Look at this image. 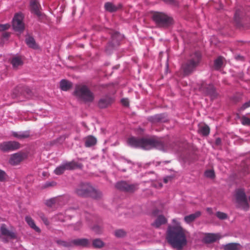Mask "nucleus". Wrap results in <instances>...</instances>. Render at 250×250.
<instances>
[{
	"label": "nucleus",
	"mask_w": 250,
	"mask_h": 250,
	"mask_svg": "<svg viewBox=\"0 0 250 250\" xmlns=\"http://www.w3.org/2000/svg\"><path fill=\"white\" fill-rule=\"evenodd\" d=\"M173 223L167 228L166 239L173 248L182 250L188 244V232L179 224L175 223V220H173Z\"/></svg>",
	"instance_id": "nucleus-1"
},
{
	"label": "nucleus",
	"mask_w": 250,
	"mask_h": 250,
	"mask_svg": "<svg viewBox=\"0 0 250 250\" xmlns=\"http://www.w3.org/2000/svg\"><path fill=\"white\" fill-rule=\"evenodd\" d=\"M127 144L132 147L141 148L145 150H149L152 148L165 150V145L163 140L153 136L148 138H137L131 137L128 139Z\"/></svg>",
	"instance_id": "nucleus-2"
},
{
	"label": "nucleus",
	"mask_w": 250,
	"mask_h": 250,
	"mask_svg": "<svg viewBox=\"0 0 250 250\" xmlns=\"http://www.w3.org/2000/svg\"><path fill=\"white\" fill-rule=\"evenodd\" d=\"M75 193L82 197H91L98 199L102 197V192L92 187L89 183H82L78 185L75 189Z\"/></svg>",
	"instance_id": "nucleus-3"
},
{
	"label": "nucleus",
	"mask_w": 250,
	"mask_h": 250,
	"mask_svg": "<svg viewBox=\"0 0 250 250\" xmlns=\"http://www.w3.org/2000/svg\"><path fill=\"white\" fill-rule=\"evenodd\" d=\"M201 58L202 55L199 51H196L190 55L189 58L181 66V70L184 76L189 75L195 71L197 67L199 65Z\"/></svg>",
	"instance_id": "nucleus-4"
},
{
	"label": "nucleus",
	"mask_w": 250,
	"mask_h": 250,
	"mask_svg": "<svg viewBox=\"0 0 250 250\" xmlns=\"http://www.w3.org/2000/svg\"><path fill=\"white\" fill-rule=\"evenodd\" d=\"M73 94L80 100L86 103H91L95 99L94 93L87 86L84 84L76 85Z\"/></svg>",
	"instance_id": "nucleus-5"
},
{
	"label": "nucleus",
	"mask_w": 250,
	"mask_h": 250,
	"mask_svg": "<svg viewBox=\"0 0 250 250\" xmlns=\"http://www.w3.org/2000/svg\"><path fill=\"white\" fill-rule=\"evenodd\" d=\"M152 19L157 25L160 27H168L173 24L172 18L163 12H154Z\"/></svg>",
	"instance_id": "nucleus-6"
},
{
	"label": "nucleus",
	"mask_w": 250,
	"mask_h": 250,
	"mask_svg": "<svg viewBox=\"0 0 250 250\" xmlns=\"http://www.w3.org/2000/svg\"><path fill=\"white\" fill-rule=\"evenodd\" d=\"M115 187L117 189L125 192L133 193L138 189L137 184H131L126 181H120L116 183Z\"/></svg>",
	"instance_id": "nucleus-7"
},
{
	"label": "nucleus",
	"mask_w": 250,
	"mask_h": 250,
	"mask_svg": "<svg viewBox=\"0 0 250 250\" xmlns=\"http://www.w3.org/2000/svg\"><path fill=\"white\" fill-rule=\"evenodd\" d=\"M235 198L236 203L238 204L240 208L247 210L249 208V203L247 200V197L245 191L243 189L236 190Z\"/></svg>",
	"instance_id": "nucleus-8"
},
{
	"label": "nucleus",
	"mask_w": 250,
	"mask_h": 250,
	"mask_svg": "<svg viewBox=\"0 0 250 250\" xmlns=\"http://www.w3.org/2000/svg\"><path fill=\"white\" fill-rule=\"evenodd\" d=\"M66 203L65 198L63 196H58L48 199L45 202V205L53 209L58 208Z\"/></svg>",
	"instance_id": "nucleus-9"
},
{
	"label": "nucleus",
	"mask_w": 250,
	"mask_h": 250,
	"mask_svg": "<svg viewBox=\"0 0 250 250\" xmlns=\"http://www.w3.org/2000/svg\"><path fill=\"white\" fill-rule=\"evenodd\" d=\"M78 167H79L78 164L74 161L66 162L57 167L56 169L54 170V172L56 175H60L65 170H71Z\"/></svg>",
	"instance_id": "nucleus-10"
},
{
	"label": "nucleus",
	"mask_w": 250,
	"mask_h": 250,
	"mask_svg": "<svg viewBox=\"0 0 250 250\" xmlns=\"http://www.w3.org/2000/svg\"><path fill=\"white\" fill-rule=\"evenodd\" d=\"M200 90L205 95L209 96L212 99L216 98L218 95L215 88L211 83L208 84L203 83L200 87Z\"/></svg>",
	"instance_id": "nucleus-11"
},
{
	"label": "nucleus",
	"mask_w": 250,
	"mask_h": 250,
	"mask_svg": "<svg viewBox=\"0 0 250 250\" xmlns=\"http://www.w3.org/2000/svg\"><path fill=\"white\" fill-rule=\"evenodd\" d=\"M200 90L205 95L209 96L212 99L216 98L218 95L215 88L211 83L208 84L203 83L200 87Z\"/></svg>",
	"instance_id": "nucleus-12"
},
{
	"label": "nucleus",
	"mask_w": 250,
	"mask_h": 250,
	"mask_svg": "<svg viewBox=\"0 0 250 250\" xmlns=\"http://www.w3.org/2000/svg\"><path fill=\"white\" fill-rule=\"evenodd\" d=\"M20 147V144L16 141L4 142L0 144V149L4 152L14 151Z\"/></svg>",
	"instance_id": "nucleus-13"
},
{
	"label": "nucleus",
	"mask_w": 250,
	"mask_h": 250,
	"mask_svg": "<svg viewBox=\"0 0 250 250\" xmlns=\"http://www.w3.org/2000/svg\"><path fill=\"white\" fill-rule=\"evenodd\" d=\"M1 234L4 236L2 241L4 242H8L9 239H15L17 237L16 233L12 230L9 229L6 225L2 224L0 228Z\"/></svg>",
	"instance_id": "nucleus-14"
},
{
	"label": "nucleus",
	"mask_w": 250,
	"mask_h": 250,
	"mask_svg": "<svg viewBox=\"0 0 250 250\" xmlns=\"http://www.w3.org/2000/svg\"><path fill=\"white\" fill-rule=\"evenodd\" d=\"M23 16L21 14H17L13 20V27L17 31H22L24 29V24L22 21Z\"/></svg>",
	"instance_id": "nucleus-15"
},
{
	"label": "nucleus",
	"mask_w": 250,
	"mask_h": 250,
	"mask_svg": "<svg viewBox=\"0 0 250 250\" xmlns=\"http://www.w3.org/2000/svg\"><path fill=\"white\" fill-rule=\"evenodd\" d=\"M27 155L25 153L18 152L11 155L9 160V163L13 166H17L25 159Z\"/></svg>",
	"instance_id": "nucleus-16"
},
{
	"label": "nucleus",
	"mask_w": 250,
	"mask_h": 250,
	"mask_svg": "<svg viewBox=\"0 0 250 250\" xmlns=\"http://www.w3.org/2000/svg\"><path fill=\"white\" fill-rule=\"evenodd\" d=\"M221 238L220 234L208 233L205 234L202 241L205 244L213 243Z\"/></svg>",
	"instance_id": "nucleus-17"
},
{
	"label": "nucleus",
	"mask_w": 250,
	"mask_h": 250,
	"mask_svg": "<svg viewBox=\"0 0 250 250\" xmlns=\"http://www.w3.org/2000/svg\"><path fill=\"white\" fill-rule=\"evenodd\" d=\"M30 8L31 12L36 14L38 17L41 18L43 16L40 11L41 7L38 0H31Z\"/></svg>",
	"instance_id": "nucleus-18"
},
{
	"label": "nucleus",
	"mask_w": 250,
	"mask_h": 250,
	"mask_svg": "<svg viewBox=\"0 0 250 250\" xmlns=\"http://www.w3.org/2000/svg\"><path fill=\"white\" fill-rule=\"evenodd\" d=\"M113 102V99L109 96L101 98L98 102V105L100 108H104L110 105Z\"/></svg>",
	"instance_id": "nucleus-19"
},
{
	"label": "nucleus",
	"mask_w": 250,
	"mask_h": 250,
	"mask_svg": "<svg viewBox=\"0 0 250 250\" xmlns=\"http://www.w3.org/2000/svg\"><path fill=\"white\" fill-rule=\"evenodd\" d=\"M12 135L20 140L27 139L31 136L30 131H21L20 132H12Z\"/></svg>",
	"instance_id": "nucleus-20"
},
{
	"label": "nucleus",
	"mask_w": 250,
	"mask_h": 250,
	"mask_svg": "<svg viewBox=\"0 0 250 250\" xmlns=\"http://www.w3.org/2000/svg\"><path fill=\"white\" fill-rule=\"evenodd\" d=\"M90 242L87 239L80 238L72 240V247L73 246H80L83 247H88Z\"/></svg>",
	"instance_id": "nucleus-21"
},
{
	"label": "nucleus",
	"mask_w": 250,
	"mask_h": 250,
	"mask_svg": "<svg viewBox=\"0 0 250 250\" xmlns=\"http://www.w3.org/2000/svg\"><path fill=\"white\" fill-rule=\"evenodd\" d=\"M122 36L118 32L113 31L111 33L112 42L109 44L112 47L119 44V41L122 39Z\"/></svg>",
	"instance_id": "nucleus-22"
},
{
	"label": "nucleus",
	"mask_w": 250,
	"mask_h": 250,
	"mask_svg": "<svg viewBox=\"0 0 250 250\" xmlns=\"http://www.w3.org/2000/svg\"><path fill=\"white\" fill-rule=\"evenodd\" d=\"M149 120L152 123H165L167 121L166 115L164 113L156 114L154 116H151L150 117Z\"/></svg>",
	"instance_id": "nucleus-23"
},
{
	"label": "nucleus",
	"mask_w": 250,
	"mask_h": 250,
	"mask_svg": "<svg viewBox=\"0 0 250 250\" xmlns=\"http://www.w3.org/2000/svg\"><path fill=\"white\" fill-rule=\"evenodd\" d=\"M223 250H241L242 246L237 243H230L222 246Z\"/></svg>",
	"instance_id": "nucleus-24"
},
{
	"label": "nucleus",
	"mask_w": 250,
	"mask_h": 250,
	"mask_svg": "<svg viewBox=\"0 0 250 250\" xmlns=\"http://www.w3.org/2000/svg\"><path fill=\"white\" fill-rule=\"evenodd\" d=\"M72 86V83L65 79H62L60 82V87L63 91H67Z\"/></svg>",
	"instance_id": "nucleus-25"
},
{
	"label": "nucleus",
	"mask_w": 250,
	"mask_h": 250,
	"mask_svg": "<svg viewBox=\"0 0 250 250\" xmlns=\"http://www.w3.org/2000/svg\"><path fill=\"white\" fill-rule=\"evenodd\" d=\"M25 42L27 45L30 48L34 49L39 48V46L37 44L35 40L32 36H28L26 37Z\"/></svg>",
	"instance_id": "nucleus-26"
},
{
	"label": "nucleus",
	"mask_w": 250,
	"mask_h": 250,
	"mask_svg": "<svg viewBox=\"0 0 250 250\" xmlns=\"http://www.w3.org/2000/svg\"><path fill=\"white\" fill-rule=\"evenodd\" d=\"M97 143L96 139L92 136H88L85 139L84 146L86 147H90L95 145Z\"/></svg>",
	"instance_id": "nucleus-27"
},
{
	"label": "nucleus",
	"mask_w": 250,
	"mask_h": 250,
	"mask_svg": "<svg viewBox=\"0 0 250 250\" xmlns=\"http://www.w3.org/2000/svg\"><path fill=\"white\" fill-rule=\"evenodd\" d=\"M121 7V4H119L118 5L116 6L110 2H106L104 4V8L105 10L110 12H115L119 9Z\"/></svg>",
	"instance_id": "nucleus-28"
},
{
	"label": "nucleus",
	"mask_w": 250,
	"mask_h": 250,
	"mask_svg": "<svg viewBox=\"0 0 250 250\" xmlns=\"http://www.w3.org/2000/svg\"><path fill=\"white\" fill-rule=\"evenodd\" d=\"M13 66L15 68H17L20 66H21L23 64V61L20 57H14L11 62Z\"/></svg>",
	"instance_id": "nucleus-29"
},
{
	"label": "nucleus",
	"mask_w": 250,
	"mask_h": 250,
	"mask_svg": "<svg viewBox=\"0 0 250 250\" xmlns=\"http://www.w3.org/2000/svg\"><path fill=\"white\" fill-rule=\"evenodd\" d=\"M198 132L203 136H207L210 133V128L207 125H201L199 126Z\"/></svg>",
	"instance_id": "nucleus-30"
},
{
	"label": "nucleus",
	"mask_w": 250,
	"mask_h": 250,
	"mask_svg": "<svg viewBox=\"0 0 250 250\" xmlns=\"http://www.w3.org/2000/svg\"><path fill=\"white\" fill-rule=\"evenodd\" d=\"M92 246L95 248L100 249L104 246V244L102 240L97 238L92 241Z\"/></svg>",
	"instance_id": "nucleus-31"
},
{
	"label": "nucleus",
	"mask_w": 250,
	"mask_h": 250,
	"mask_svg": "<svg viewBox=\"0 0 250 250\" xmlns=\"http://www.w3.org/2000/svg\"><path fill=\"white\" fill-rule=\"evenodd\" d=\"M223 63V57H219L214 61V67L216 69H220Z\"/></svg>",
	"instance_id": "nucleus-32"
},
{
	"label": "nucleus",
	"mask_w": 250,
	"mask_h": 250,
	"mask_svg": "<svg viewBox=\"0 0 250 250\" xmlns=\"http://www.w3.org/2000/svg\"><path fill=\"white\" fill-rule=\"evenodd\" d=\"M167 223V220H155V221L152 224V225L156 228H159L162 225H165Z\"/></svg>",
	"instance_id": "nucleus-33"
},
{
	"label": "nucleus",
	"mask_w": 250,
	"mask_h": 250,
	"mask_svg": "<svg viewBox=\"0 0 250 250\" xmlns=\"http://www.w3.org/2000/svg\"><path fill=\"white\" fill-rule=\"evenodd\" d=\"M57 243L59 245L64 247H72V240L70 241H64L62 240H57Z\"/></svg>",
	"instance_id": "nucleus-34"
},
{
	"label": "nucleus",
	"mask_w": 250,
	"mask_h": 250,
	"mask_svg": "<svg viewBox=\"0 0 250 250\" xmlns=\"http://www.w3.org/2000/svg\"><path fill=\"white\" fill-rule=\"evenodd\" d=\"M28 224L33 229H34L37 232H41L40 229L37 227L34 221V220H26Z\"/></svg>",
	"instance_id": "nucleus-35"
},
{
	"label": "nucleus",
	"mask_w": 250,
	"mask_h": 250,
	"mask_svg": "<svg viewBox=\"0 0 250 250\" xmlns=\"http://www.w3.org/2000/svg\"><path fill=\"white\" fill-rule=\"evenodd\" d=\"M201 215V212L200 211H197L194 213L191 214L189 215L186 216L184 219H196L197 218H199Z\"/></svg>",
	"instance_id": "nucleus-36"
},
{
	"label": "nucleus",
	"mask_w": 250,
	"mask_h": 250,
	"mask_svg": "<svg viewBox=\"0 0 250 250\" xmlns=\"http://www.w3.org/2000/svg\"><path fill=\"white\" fill-rule=\"evenodd\" d=\"M126 232L122 229H117L115 231V235L117 237H124L126 235Z\"/></svg>",
	"instance_id": "nucleus-37"
},
{
	"label": "nucleus",
	"mask_w": 250,
	"mask_h": 250,
	"mask_svg": "<svg viewBox=\"0 0 250 250\" xmlns=\"http://www.w3.org/2000/svg\"><path fill=\"white\" fill-rule=\"evenodd\" d=\"M205 175L207 177L211 179H213L215 176L214 171L212 170H207L205 172Z\"/></svg>",
	"instance_id": "nucleus-38"
},
{
	"label": "nucleus",
	"mask_w": 250,
	"mask_h": 250,
	"mask_svg": "<svg viewBox=\"0 0 250 250\" xmlns=\"http://www.w3.org/2000/svg\"><path fill=\"white\" fill-rule=\"evenodd\" d=\"M241 124L244 125H250V119L246 116H242V117H241Z\"/></svg>",
	"instance_id": "nucleus-39"
},
{
	"label": "nucleus",
	"mask_w": 250,
	"mask_h": 250,
	"mask_svg": "<svg viewBox=\"0 0 250 250\" xmlns=\"http://www.w3.org/2000/svg\"><path fill=\"white\" fill-rule=\"evenodd\" d=\"M153 214L154 215V216L157 217V219H166L165 216L162 214L159 210H155L153 212Z\"/></svg>",
	"instance_id": "nucleus-40"
},
{
	"label": "nucleus",
	"mask_w": 250,
	"mask_h": 250,
	"mask_svg": "<svg viewBox=\"0 0 250 250\" xmlns=\"http://www.w3.org/2000/svg\"><path fill=\"white\" fill-rule=\"evenodd\" d=\"M216 215L219 219H227L228 217L227 214L220 211L217 212Z\"/></svg>",
	"instance_id": "nucleus-41"
},
{
	"label": "nucleus",
	"mask_w": 250,
	"mask_h": 250,
	"mask_svg": "<svg viewBox=\"0 0 250 250\" xmlns=\"http://www.w3.org/2000/svg\"><path fill=\"white\" fill-rule=\"evenodd\" d=\"M7 174L5 172L0 169V182H3L5 180Z\"/></svg>",
	"instance_id": "nucleus-42"
},
{
	"label": "nucleus",
	"mask_w": 250,
	"mask_h": 250,
	"mask_svg": "<svg viewBox=\"0 0 250 250\" xmlns=\"http://www.w3.org/2000/svg\"><path fill=\"white\" fill-rule=\"evenodd\" d=\"M167 4L172 5L173 6H177L178 2L176 0H163Z\"/></svg>",
	"instance_id": "nucleus-43"
},
{
	"label": "nucleus",
	"mask_w": 250,
	"mask_h": 250,
	"mask_svg": "<svg viewBox=\"0 0 250 250\" xmlns=\"http://www.w3.org/2000/svg\"><path fill=\"white\" fill-rule=\"evenodd\" d=\"M10 27V24H0V31H4L7 29H8Z\"/></svg>",
	"instance_id": "nucleus-44"
},
{
	"label": "nucleus",
	"mask_w": 250,
	"mask_h": 250,
	"mask_svg": "<svg viewBox=\"0 0 250 250\" xmlns=\"http://www.w3.org/2000/svg\"><path fill=\"white\" fill-rule=\"evenodd\" d=\"M250 106V100L249 102H245V104H243L239 110H244L245 109L249 107Z\"/></svg>",
	"instance_id": "nucleus-45"
},
{
	"label": "nucleus",
	"mask_w": 250,
	"mask_h": 250,
	"mask_svg": "<svg viewBox=\"0 0 250 250\" xmlns=\"http://www.w3.org/2000/svg\"><path fill=\"white\" fill-rule=\"evenodd\" d=\"M56 185V183L55 182H48L46 183V185H45V187L46 188L49 187H53Z\"/></svg>",
	"instance_id": "nucleus-46"
},
{
	"label": "nucleus",
	"mask_w": 250,
	"mask_h": 250,
	"mask_svg": "<svg viewBox=\"0 0 250 250\" xmlns=\"http://www.w3.org/2000/svg\"><path fill=\"white\" fill-rule=\"evenodd\" d=\"M121 102L122 104L125 106H128L129 105V102L127 99H122L121 100Z\"/></svg>",
	"instance_id": "nucleus-47"
},
{
	"label": "nucleus",
	"mask_w": 250,
	"mask_h": 250,
	"mask_svg": "<svg viewBox=\"0 0 250 250\" xmlns=\"http://www.w3.org/2000/svg\"><path fill=\"white\" fill-rule=\"evenodd\" d=\"M10 36V33L7 32H4L2 33V36L3 38L7 39Z\"/></svg>",
	"instance_id": "nucleus-48"
},
{
	"label": "nucleus",
	"mask_w": 250,
	"mask_h": 250,
	"mask_svg": "<svg viewBox=\"0 0 250 250\" xmlns=\"http://www.w3.org/2000/svg\"><path fill=\"white\" fill-rule=\"evenodd\" d=\"M222 143L221 139L220 138L216 139L215 141V145L217 146H221Z\"/></svg>",
	"instance_id": "nucleus-49"
},
{
	"label": "nucleus",
	"mask_w": 250,
	"mask_h": 250,
	"mask_svg": "<svg viewBox=\"0 0 250 250\" xmlns=\"http://www.w3.org/2000/svg\"><path fill=\"white\" fill-rule=\"evenodd\" d=\"M172 179V177H171V176H167L166 178H165L164 179V182L165 183H167L168 182V181L171 180V179Z\"/></svg>",
	"instance_id": "nucleus-50"
},
{
	"label": "nucleus",
	"mask_w": 250,
	"mask_h": 250,
	"mask_svg": "<svg viewBox=\"0 0 250 250\" xmlns=\"http://www.w3.org/2000/svg\"><path fill=\"white\" fill-rule=\"evenodd\" d=\"M207 211L210 214H213L212 209L210 208H207Z\"/></svg>",
	"instance_id": "nucleus-51"
},
{
	"label": "nucleus",
	"mask_w": 250,
	"mask_h": 250,
	"mask_svg": "<svg viewBox=\"0 0 250 250\" xmlns=\"http://www.w3.org/2000/svg\"><path fill=\"white\" fill-rule=\"evenodd\" d=\"M77 225H78V227H74V229H76V230L79 229V228H80V227L81 226V222H78L77 223Z\"/></svg>",
	"instance_id": "nucleus-52"
},
{
	"label": "nucleus",
	"mask_w": 250,
	"mask_h": 250,
	"mask_svg": "<svg viewBox=\"0 0 250 250\" xmlns=\"http://www.w3.org/2000/svg\"><path fill=\"white\" fill-rule=\"evenodd\" d=\"M43 222H44L46 226L49 225V220H43Z\"/></svg>",
	"instance_id": "nucleus-53"
},
{
	"label": "nucleus",
	"mask_w": 250,
	"mask_h": 250,
	"mask_svg": "<svg viewBox=\"0 0 250 250\" xmlns=\"http://www.w3.org/2000/svg\"><path fill=\"white\" fill-rule=\"evenodd\" d=\"M58 216H59V219H62V217H63V215L62 214H60L59 215H58Z\"/></svg>",
	"instance_id": "nucleus-54"
},
{
	"label": "nucleus",
	"mask_w": 250,
	"mask_h": 250,
	"mask_svg": "<svg viewBox=\"0 0 250 250\" xmlns=\"http://www.w3.org/2000/svg\"><path fill=\"white\" fill-rule=\"evenodd\" d=\"M185 220L187 222V223H190V222H191L193 220H190V219H188V220Z\"/></svg>",
	"instance_id": "nucleus-55"
},
{
	"label": "nucleus",
	"mask_w": 250,
	"mask_h": 250,
	"mask_svg": "<svg viewBox=\"0 0 250 250\" xmlns=\"http://www.w3.org/2000/svg\"><path fill=\"white\" fill-rule=\"evenodd\" d=\"M96 229H99V227L98 226H95L93 228V229L96 230Z\"/></svg>",
	"instance_id": "nucleus-56"
},
{
	"label": "nucleus",
	"mask_w": 250,
	"mask_h": 250,
	"mask_svg": "<svg viewBox=\"0 0 250 250\" xmlns=\"http://www.w3.org/2000/svg\"><path fill=\"white\" fill-rule=\"evenodd\" d=\"M158 185H159V188H162L163 186V185L161 183H159Z\"/></svg>",
	"instance_id": "nucleus-57"
},
{
	"label": "nucleus",
	"mask_w": 250,
	"mask_h": 250,
	"mask_svg": "<svg viewBox=\"0 0 250 250\" xmlns=\"http://www.w3.org/2000/svg\"><path fill=\"white\" fill-rule=\"evenodd\" d=\"M235 17H236V16H237V12H236V14H235Z\"/></svg>",
	"instance_id": "nucleus-58"
},
{
	"label": "nucleus",
	"mask_w": 250,
	"mask_h": 250,
	"mask_svg": "<svg viewBox=\"0 0 250 250\" xmlns=\"http://www.w3.org/2000/svg\"><path fill=\"white\" fill-rule=\"evenodd\" d=\"M26 219H30L29 218H28V217H26L25 218Z\"/></svg>",
	"instance_id": "nucleus-59"
},
{
	"label": "nucleus",
	"mask_w": 250,
	"mask_h": 250,
	"mask_svg": "<svg viewBox=\"0 0 250 250\" xmlns=\"http://www.w3.org/2000/svg\"><path fill=\"white\" fill-rule=\"evenodd\" d=\"M249 201L250 202V196L249 197Z\"/></svg>",
	"instance_id": "nucleus-60"
}]
</instances>
